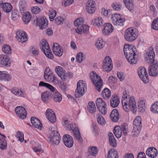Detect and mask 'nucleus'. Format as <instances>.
<instances>
[{
  "label": "nucleus",
  "instance_id": "obj_1",
  "mask_svg": "<svg viewBox=\"0 0 158 158\" xmlns=\"http://www.w3.org/2000/svg\"><path fill=\"white\" fill-rule=\"evenodd\" d=\"M123 51L127 60L131 64H135L137 61L138 56L135 47L133 45L125 44Z\"/></svg>",
  "mask_w": 158,
  "mask_h": 158
},
{
  "label": "nucleus",
  "instance_id": "obj_2",
  "mask_svg": "<svg viewBox=\"0 0 158 158\" xmlns=\"http://www.w3.org/2000/svg\"><path fill=\"white\" fill-rule=\"evenodd\" d=\"M127 94L123 93L122 102L124 105H128L129 108L132 109L134 111H136V104L135 99L133 97H129L127 98Z\"/></svg>",
  "mask_w": 158,
  "mask_h": 158
},
{
  "label": "nucleus",
  "instance_id": "obj_3",
  "mask_svg": "<svg viewBox=\"0 0 158 158\" xmlns=\"http://www.w3.org/2000/svg\"><path fill=\"white\" fill-rule=\"evenodd\" d=\"M90 77L95 86L96 89L99 92L100 91L103 82L101 77L94 71L91 72Z\"/></svg>",
  "mask_w": 158,
  "mask_h": 158
},
{
  "label": "nucleus",
  "instance_id": "obj_4",
  "mask_svg": "<svg viewBox=\"0 0 158 158\" xmlns=\"http://www.w3.org/2000/svg\"><path fill=\"white\" fill-rule=\"evenodd\" d=\"M40 47L46 56L50 59L53 58V55L50 51V49L47 40H42Z\"/></svg>",
  "mask_w": 158,
  "mask_h": 158
},
{
  "label": "nucleus",
  "instance_id": "obj_5",
  "mask_svg": "<svg viewBox=\"0 0 158 158\" xmlns=\"http://www.w3.org/2000/svg\"><path fill=\"white\" fill-rule=\"evenodd\" d=\"M141 118L140 116H137L134 120L133 123V129L132 131V135L137 136L140 133L141 128Z\"/></svg>",
  "mask_w": 158,
  "mask_h": 158
},
{
  "label": "nucleus",
  "instance_id": "obj_6",
  "mask_svg": "<svg viewBox=\"0 0 158 158\" xmlns=\"http://www.w3.org/2000/svg\"><path fill=\"white\" fill-rule=\"evenodd\" d=\"M85 85L82 80L79 81L77 84V87L75 92V95L76 98L82 96L85 93Z\"/></svg>",
  "mask_w": 158,
  "mask_h": 158
},
{
  "label": "nucleus",
  "instance_id": "obj_7",
  "mask_svg": "<svg viewBox=\"0 0 158 158\" xmlns=\"http://www.w3.org/2000/svg\"><path fill=\"white\" fill-rule=\"evenodd\" d=\"M96 104L99 111L102 114L105 115L107 112L106 102L102 98H99L96 100Z\"/></svg>",
  "mask_w": 158,
  "mask_h": 158
},
{
  "label": "nucleus",
  "instance_id": "obj_8",
  "mask_svg": "<svg viewBox=\"0 0 158 158\" xmlns=\"http://www.w3.org/2000/svg\"><path fill=\"white\" fill-rule=\"evenodd\" d=\"M137 35L133 29L129 28L125 32L124 37L125 40L128 42H132L135 40Z\"/></svg>",
  "mask_w": 158,
  "mask_h": 158
},
{
  "label": "nucleus",
  "instance_id": "obj_9",
  "mask_svg": "<svg viewBox=\"0 0 158 158\" xmlns=\"http://www.w3.org/2000/svg\"><path fill=\"white\" fill-rule=\"evenodd\" d=\"M155 54L152 47H150L144 55L145 60L148 63H153L154 61Z\"/></svg>",
  "mask_w": 158,
  "mask_h": 158
},
{
  "label": "nucleus",
  "instance_id": "obj_10",
  "mask_svg": "<svg viewBox=\"0 0 158 158\" xmlns=\"http://www.w3.org/2000/svg\"><path fill=\"white\" fill-rule=\"evenodd\" d=\"M44 78L47 81L52 82L56 83L57 81L56 78L52 74V72L49 68H46L44 74Z\"/></svg>",
  "mask_w": 158,
  "mask_h": 158
},
{
  "label": "nucleus",
  "instance_id": "obj_11",
  "mask_svg": "<svg viewBox=\"0 0 158 158\" xmlns=\"http://www.w3.org/2000/svg\"><path fill=\"white\" fill-rule=\"evenodd\" d=\"M103 69L107 72L110 71L113 68L112 61L109 56H106L103 60L102 65Z\"/></svg>",
  "mask_w": 158,
  "mask_h": 158
},
{
  "label": "nucleus",
  "instance_id": "obj_12",
  "mask_svg": "<svg viewBox=\"0 0 158 158\" xmlns=\"http://www.w3.org/2000/svg\"><path fill=\"white\" fill-rule=\"evenodd\" d=\"M138 73L141 79L145 83L148 81V76L145 68L140 67L138 69Z\"/></svg>",
  "mask_w": 158,
  "mask_h": 158
},
{
  "label": "nucleus",
  "instance_id": "obj_13",
  "mask_svg": "<svg viewBox=\"0 0 158 158\" xmlns=\"http://www.w3.org/2000/svg\"><path fill=\"white\" fill-rule=\"evenodd\" d=\"M111 20L113 23L115 25H123L125 21L124 19L122 18L120 15L114 14L112 15Z\"/></svg>",
  "mask_w": 158,
  "mask_h": 158
},
{
  "label": "nucleus",
  "instance_id": "obj_14",
  "mask_svg": "<svg viewBox=\"0 0 158 158\" xmlns=\"http://www.w3.org/2000/svg\"><path fill=\"white\" fill-rule=\"evenodd\" d=\"M15 111L19 118L23 119L25 118L27 115V112L23 106H18L15 108Z\"/></svg>",
  "mask_w": 158,
  "mask_h": 158
},
{
  "label": "nucleus",
  "instance_id": "obj_15",
  "mask_svg": "<svg viewBox=\"0 0 158 158\" xmlns=\"http://www.w3.org/2000/svg\"><path fill=\"white\" fill-rule=\"evenodd\" d=\"M63 140L65 145L67 147L71 148L73 145V139L72 136L68 134H65L63 136Z\"/></svg>",
  "mask_w": 158,
  "mask_h": 158
},
{
  "label": "nucleus",
  "instance_id": "obj_16",
  "mask_svg": "<svg viewBox=\"0 0 158 158\" xmlns=\"http://www.w3.org/2000/svg\"><path fill=\"white\" fill-rule=\"evenodd\" d=\"M16 38L19 42L24 43L27 40V35L24 31L20 30L16 32Z\"/></svg>",
  "mask_w": 158,
  "mask_h": 158
},
{
  "label": "nucleus",
  "instance_id": "obj_17",
  "mask_svg": "<svg viewBox=\"0 0 158 158\" xmlns=\"http://www.w3.org/2000/svg\"><path fill=\"white\" fill-rule=\"evenodd\" d=\"M95 2L93 0H89L86 3V10L89 14L95 12L96 9Z\"/></svg>",
  "mask_w": 158,
  "mask_h": 158
},
{
  "label": "nucleus",
  "instance_id": "obj_18",
  "mask_svg": "<svg viewBox=\"0 0 158 158\" xmlns=\"http://www.w3.org/2000/svg\"><path fill=\"white\" fill-rule=\"evenodd\" d=\"M36 23L41 29L46 28L48 25L47 19L44 17L37 18L36 20Z\"/></svg>",
  "mask_w": 158,
  "mask_h": 158
},
{
  "label": "nucleus",
  "instance_id": "obj_19",
  "mask_svg": "<svg viewBox=\"0 0 158 158\" xmlns=\"http://www.w3.org/2000/svg\"><path fill=\"white\" fill-rule=\"evenodd\" d=\"M46 116L47 119L51 123H54L56 120V115L54 111L50 109H48L46 111Z\"/></svg>",
  "mask_w": 158,
  "mask_h": 158
},
{
  "label": "nucleus",
  "instance_id": "obj_20",
  "mask_svg": "<svg viewBox=\"0 0 158 158\" xmlns=\"http://www.w3.org/2000/svg\"><path fill=\"white\" fill-rule=\"evenodd\" d=\"M158 73V63L152 65L148 69V73L150 76H156Z\"/></svg>",
  "mask_w": 158,
  "mask_h": 158
},
{
  "label": "nucleus",
  "instance_id": "obj_21",
  "mask_svg": "<svg viewBox=\"0 0 158 158\" xmlns=\"http://www.w3.org/2000/svg\"><path fill=\"white\" fill-rule=\"evenodd\" d=\"M110 105L111 107L113 108L116 107L119 103V98L116 94L113 95L110 99Z\"/></svg>",
  "mask_w": 158,
  "mask_h": 158
},
{
  "label": "nucleus",
  "instance_id": "obj_22",
  "mask_svg": "<svg viewBox=\"0 0 158 158\" xmlns=\"http://www.w3.org/2000/svg\"><path fill=\"white\" fill-rule=\"evenodd\" d=\"M0 63L5 66H9L11 64L9 57L6 55H0Z\"/></svg>",
  "mask_w": 158,
  "mask_h": 158
},
{
  "label": "nucleus",
  "instance_id": "obj_23",
  "mask_svg": "<svg viewBox=\"0 0 158 158\" xmlns=\"http://www.w3.org/2000/svg\"><path fill=\"white\" fill-rule=\"evenodd\" d=\"M52 49L55 55L59 56H61L63 54V50L62 49L60 48V46L58 44H54Z\"/></svg>",
  "mask_w": 158,
  "mask_h": 158
},
{
  "label": "nucleus",
  "instance_id": "obj_24",
  "mask_svg": "<svg viewBox=\"0 0 158 158\" xmlns=\"http://www.w3.org/2000/svg\"><path fill=\"white\" fill-rule=\"evenodd\" d=\"M55 71L57 74L60 77L63 81H65V78L64 77L65 71L61 67L58 66L56 67Z\"/></svg>",
  "mask_w": 158,
  "mask_h": 158
},
{
  "label": "nucleus",
  "instance_id": "obj_25",
  "mask_svg": "<svg viewBox=\"0 0 158 158\" xmlns=\"http://www.w3.org/2000/svg\"><path fill=\"white\" fill-rule=\"evenodd\" d=\"M146 155L149 157L154 158L157 156V151L156 148L153 147L149 148L146 151Z\"/></svg>",
  "mask_w": 158,
  "mask_h": 158
},
{
  "label": "nucleus",
  "instance_id": "obj_26",
  "mask_svg": "<svg viewBox=\"0 0 158 158\" xmlns=\"http://www.w3.org/2000/svg\"><path fill=\"white\" fill-rule=\"evenodd\" d=\"M31 120L33 126L40 130L41 129L42 124L39 119L36 117H32L31 118Z\"/></svg>",
  "mask_w": 158,
  "mask_h": 158
},
{
  "label": "nucleus",
  "instance_id": "obj_27",
  "mask_svg": "<svg viewBox=\"0 0 158 158\" xmlns=\"http://www.w3.org/2000/svg\"><path fill=\"white\" fill-rule=\"evenodd\" d=\"M89 29L88 25H84L76 29V31L78 34L81 35L83 33H87L89 31Z\"/></svg>",
  "mask_w": 158,
  "mask_h": 158
},
{
  "label": "nucleus",
  "instance_id": "obj_28",
  "mask_svg": "<svg viewBox=\"0 0 158 158\" xmlns=\"http://www.w3.org/2000/svg\"><path fill=\"white\" fill-rule=\"evenodd\" d=\"M11 79V75L5 71H0V80L9 81Z\"/></svg>",
  "mask_w": 158,
  "mask_h": 158
},
{
  "label": "nucleus",
  "instance_id": "obj_29",
  "mask_svg": "<svg viewBox=\"0 0 158 158\" xmlns=\"http://www.w3.org/2000/svg\"><path fill=\"white\" fill-rule=\"evenodd\" d=\"M103 27L104 28L102 30V32L105 35H108L113 31V27L110 23H106L104 25Z\"/></svg>",
  "mask_w": 158,
  "mask_h": 158
},
{
  "label": "nucleus",
  "instance_id": "obj_30",
  "mask_svg": "<svg viewBox=\"0 0 158 158\" xmlns=\"http://www.w3.org/2000/svg\"><path fill=\"white\" fill-rule=\"evenodd\" d=\"M51 98L54 102H60L62 99L61 95L57 91L55 92H52Z\"/></svg>",
  "mask_w": 158,
  "mask_h": 158
},
{
  "label": "nucleus",
  "instance_id": "obj_31",
  "mask_svg": "<svg viewBox=\"0 0 158 158\" xmlns=\"http://www.w3.org/2000/svg\"><path fill=\"white\" fill-rule=\"evenodd\" d=\"M0 6L5 12H10L12 9V5L9 3L5 2L0 3Z\"/></svg>",
  "mask_w": 158,
  "mask_h": 158
},
{
  "label": "nucleus",
  "instance_id": "obj_32",
  "mask_svg": "<svg viewBox=\"0 0 158 158\" xmlns=\"http://www.w3.org/2000/svg\"><path fill=\"white\" fill-rule=\"evenodd\" d=\"M110 117L112 121L113 122H117L119 118V116L118 110L116 109H114L111 112Z\"/></svg>",
  "mask_w": 158,
  "mask_h": 158
},
{
  "label": "nucleus",
  "instance_id": "obj_33",
  "mask_svg": "<svg viewBox=\"0 0 158 158\" xmlns=\"http://www.w3.org/2000/svg\"><path fill=\"white\" fill-rule=\"evenodd\" d=\"M50 97H51V95L48 91L44 92L41 94L42 100L44 103H48Z\"/></svg>",
  "mask_w": 158,
  "mask_h": 158
},
{
  "label": "nucleus",
  "instance_id": "obj_34",
  "mask_svg": "<svg viewBox=\"0 0 158 158\" xmlns=\"http://www.w3.org/2000/svg\"><path fill=\"white\" fill-rule=\"evenodd\" d=\"M127 8L130 11L133 10L134 7L133 4V0H123Z\"/></svg>",
  "mask_w": 158,
  "mask_h": 158
},
{
  "label": "nucleus",
  "instance_id": "obj_35",
  "mask_svg": "<svg viewBox=\"0 0 158 158\" xmlns=\"http://www.w3.org/2000/svg\"><path fill=\"white\" fill-rule=\"evenodd\" d=\"M107 158H118V154L117 151L112 148L108 151Z\"/></svg>",
  "mask_w": 158,
  "mask_h": 158
},
{
  "label": "nucleus",
  "instance_id": "obj_36",
  "mask_svg": "<svg viewBox=\"0 0 158 158\" xmlns=\"http://www.w3.org/2000/svg\"><path fill=\"white\" fill-rule=\"evenodd\" d=\"M103 23V20L101 17H96L91 22L92 24L97 26L98 27L102 26Z\"/></svg>",
  "mask_w": 158,
  "mask_h": 158
},
{
  "label": "nucleus",
  "instance_id": "obj_37",
  "mask_svg": "<svg viewBox=\"0 0 158 158\" xmlns=\"http://www.w3.org/2000/svg\"><path fill=\"white\" fill-rule=\"evenodd\" d=\"M74 135L76 139L80 142L82 141V139L78 127H76L73 131Z\"/></svg>",
  "mask_w": 158,
  "mask_h": 158
},
{
  "label": "nucleus",
  "instance_id": "obj_38",
  "mask_svg": "<svg viewBox=\"0 0 158 158\" xmlns=\"http://www.w3.org/2000/svg\"><path fill=\"white\" fill-rule=\"evenodd\" d=\"M109 136L110 145L114 148L116 147L117 146V142L113 134L111 133H109Z\"/></svg>",
  "mask_w": 158,
  "mask_h": 158
},
{
  "label": "nucleus",
  "instance_id": "obj_39",
  "mask_svg": "<svg viewBox=\"0 0 158 158\" xmlns=\"http://www.w3.org/2000/svg\"><path fill=\"white\" fill-rule=\"evenodd\" d=\"M114 132L117 138H120L122 134V131L121 127L119 126H116L114 127Z\"/></svg>",
  "mask_w": 158,
  "mask_h": 158
},
{
  "label": "nucleus",
  "instance_id": "obj_40",
  "mask_svg": "<svg viewBox=\"0 0 158 158\" xmlns=\"http://www.w3.org/2000/svg\"><path fill=\"white\" fill-rule=\"evenodd\" d=\"M58 131H55V128L52 127H50L49 128V134L48 137L50 139L55 136L56 135H58Z\"/></svg>",
  "mask_w": 158,
  "mask_h": 158
},
{
  "label": "nucleus",
  "instance_id": "obj_41",
  "mask_svg": "<svg viewBox=\"0 0 158 158\" xmlns=\"http://www.w3.org/2000/svg\"><path fill=\"white\" fill-rule=\"evenodd\" d=\"M31 15L29 12H26L23 16V20L25 24H27L31 20Z\"/></svg>",
  "mask_w": 158,
  "mask_h": 158
},
{
  "label": "nucleus",
  "instance_id": "obj_42",
  "mask_svg": "<svg viewBox=\"0 0 158 158\" xmlns=\"http://www.w3.org/2000/svg\"><path fill=\"white\" fill-rule=\"evenodd\" d=\"M49 139L50 141L52 142L53 144H55L57 145L59 144L60 142V135H56L55 136Z\"/></svg>",
  "mask_w": 158,
  "mask_h": 158
},
{
  "label": "nucleus",
  "instance_id": "obj_43",
  "mask_svg": "<svg viewBox=\"0 0 158 158\" xmlns=\"http://www.w3.org/2000/svg\"><path fill=\"white\" fill-rule=\"evenodd\" d=\"M97 153V148L95 146H93L89 149L87 154L89 156L92 155L95 156Z\"/></svg>",
  "mask_w": 158,
  "mask_h": 158
},
{
  "label": "nucleus",
  "instance_id": "obj_44",
  "mask_svg": "<svg viewBox=\"0 0 158 158\" xmlns=\"http://www.w3.org/2000/svg\"><path fill=\"white\" fill-rule=\"evenodd\" d=\"M7 142L6 139L0 137V149L4 150L7 148Z\"/></svg>",
  "mask_w": 158,
  "mask_h": 158
},
{
  "label": "nucleus",
  "instance_id": "obj_45",
  "mask_svg": "<svg viewBox=\"0 0 158 158\" xmlns=\"http://www.w3.org/2000/svg\"><path fill=\"white\" fill-rule=\"evenodd\" d=\"M102 95L104 98H108L110 96V91L109 89L106 88L102 91Z\"/></svg>",
  "mask_w": 158,
  "mask_h": 158
},
{
  "label": "nucleus",
  "instance_id": "obj_46",
  "mask_svg": "<svg viewBox=\"0 0 158 158\" xmlns=\"http://www.w3.org/2000/svg\"><path fill=\"white\" fill-rule=\"evenodd\" d=\"M2 50L3 52L7 54H11V47L6 44L4 45L2 47Z\"/></svg>",
  "mask_w": 158,
  "mask_h": 158
},
{
  "label": "nucleus",
  "instance_id": "obj_47",
  "mask_svg": "<svg viewBox=\"0 0 158 158\" xmlns=\"http://www.w3.org/2000/svg\"><path fill=\"white\" fill-rule=\"evenodd\" d=\"M12 92L15 95H17L18 96L24 97L25 94L21 90L19 89H12L11 90Z\"/></svg>",
  "mask_w": 158,
  "mask_h": 158
},
{
  "label": "nucleus",
  "instance_id": "obj_48",
  "mask_svg": "<svg viewBox=\"0 0 158 158\" xmlns=\"http://www.w3.org/2000/svg\"><path fill=\"white\" fill-rule=\"evenodd\" d=\"M97 116V120L98 123L101 125L105 124L106 121L103 117L100 114H98Z\"/></svg>",
  "mask_w": 158,
  "mask_h": 158
},
{
  "label": "nucleus",
  "instance_id": "obj_49",
  "mask_svg": "<svg viewBox=\"0 0 158 158\" xmlns=\"http://www.w3.org/2000/svg\"><path fill=\"white\" fill-rule=\"evenodd\" d=\"M138 106L139 110H140V112H143L144 111L146 107L145 105V101L140 100Z\"/></svg>",
  "mask_w": 158,
  "mask_h": 158
},
{
  "label": "nucleus",
  "instance_id": "obj_50",
  "mask_svg": "<svg viewBox=\"0 0 158 158\" xmlns=\"http://www.w3.org/2000/svg\"><path fill=\"white\" fill-rule=\"evenodd\" d=\"M151 110L154 113H158V101L156 102L152 105Z\"/></svg>",
  "mask_w": 158,
  "mask_h": 158
},
{
  "label": "nucleus",
  "instance_id": "obj_51",
  "mask_svg": "<svg viewBox=\"0 0 158 158\" xmlns=\"http://www.w3.org/2000/svg\"><path fill=\"white\" fill-rule=\"evenodd\" d=\"M84 21V19L82 18H80L77 19L74 22V25L77 27L82 24Z\"/></svg>",
  "mask_w": 158,
  "mask_h": 158
},
{
  "label": "nucleus",
  "instance_id": "obj_52",
  "mask_svg": "<svg viewBox=\"0 0 158 158\" xmlns=\"http://www.w3.org/2000/svg\"><path fill=\"white\" fill-rule=\"evenodd\" d=\"M16 137L18 139V140L22 142L24 140V134L23 132L18 131L16 133Z\"/></svg>",
  "mask_w": 158,
  "mask_h": 158
},
{
  "label": "nucleus",
  "instance_id": "obj_53",
  "mask_svg": "<svg viewBox=\"0 0 158 158\" xmlns=\"http://www.w3.org/2000/svg\"><path fill=\"white\" fill-rule=\"evenodd\" d=\"M62 124L64 128L67 130L68 128L69 127L70 125L69 121L67 118H62Z\"/></svg>",
  "mask_w": 158,
  "mask_h": 158
},
{
  "label": "nucleus",
  "instance_id": "obj_54",
  "mask_svg": "<svg viewBox=\"0 0 158 158\" xmlns=\"http://www.w3.org/2000/svg\"><path fill=\"white\" fill-rule=\"evenodd\" d=\"M152 27L155 30H158V18L153 20L152 24Z\"/></svg>",
  "mask_w": 158,
  "mask_h": 158
},
{
  "label": "nucleus",
  "instance_id": "obj_55",
  "mask_svg": "<svg viewBox=\"0 0 158 158\" xmlns=\"http://www.w3.org/2000/svg\"><path fill=\"white\" fill-rule=\"evenodd\" d=\"M84 59V56H83V54L82 53L79 52L78 53L76 56V60L77 62L81 63Z\"/></svg>",
  "mask_w": 158,
  "mask_h": 158
},
{
  "label": "nucleus",
  "instance_id": "obj_56",
  "mask_svg": "<svg viewBox=\"0 0 158 158\" xmlns=\"http://www.w3.org/2000/svg\"><path fill=\"white\" fill-rule=\"evenodd\" d=\"M56 11L54 10H52L50 11L48 14L49 16V19L51 21L54 20V18L56 16Z\"/></svg>",
  "mask_w": 158,
  "mask_h": 158
},
{
  "label": "nucleus",
  "instance_id": "obj_57",
  "mask_svg": "<svg viewBox=\"0 0 158 158\" xmlns=\"http://www.w3.org/2000/svg\"><path fill=\"white\" fill-rule=\"evenodd\" d=\"M112 6L113 9L116 11H118L121 10L122 7L121 5L119 3L116 2L113 3Z\"/></svg>",
  "mask_w": 158,
  "mask_h": 158
},
{
  "label": "nucleus",
  "instance_id": "obj_58",
  "mask_svg": "<svg viewBox=\"0 0 158 158\" xmlns=\"http://www.w3.org/2000/svg\"><path fill=\"white\" fill-rule=\"evenodd\" d=\"M63 18L61 17H58L57 18H56L55 20V23L57 25L62 24L63 23Z\"/></svg>",
  "mask_w": 158,
  "mask_h": 158
},
{
  "label": "nucleus",
  "instance_id": "obj_59",
  "mask_svg": "<svg viewBox=\"0 0 158 158\" xmlns=\"http://www.w3.org/2000/svg\"><path fill=\"white\" fill-rule=\"evenodd\" d=\"M102 41L97 40L96 42L95 45L98 49H100L104 47Z\"/></svg>",
  "mask_w": 158,
  "mask_h": 158
},
{
  "label": "nucleus",
  "instance_id": "obj_60",
  "mask_svg": "<svg viewBox=\"0 0 158 158\" xmlns=\"http://www.w3.org/2000/svg\"><path fill=\"white\" fill-rule=\"evenodd\" d=\"M40 11V9L37 6L33 7L31 9L32 13L37 14L39 13Z\"/></svg>",
  "mask_w": 158,
  "mask_h": 158
},
{
  "label": "nucleus",
  "instance_id": "obj_61",
  "mask_svg": "<svg viewBox=\"0 0 158 158\" xmlns=\"http://www.w3.org/2000/svg\"><path fill=\"white\" fill-rule=\"evenodd\" d=\"M73 2V0H64L62 2V4H64V6H67L71 4Z\"/></svg>",
  "mask_w": 158,
  "mask_h": 158
},
{
  "label": "nucleus",
  "instance_id": "obj_62",
  "mask_svg": "<svg viewBox=\"0 0 158 158\" xmlns=\"http://www.w3.org/2000/svg\"><path fill=\"white\" fill-rule=\"evenodd\" d=\"M101 10L102 14L104 16H108V15H110V10H105V9H102Z\"/></svg>",
  "mask_w": 158,
  "mask_h": 158
},
{
  "label": "nucleus",
  "instance_id": "obj_63",
  "mask_svg": "<svg viewBox=\"0 0 158 158\" xmlns=\"http://www.w3.org/2000/svg\"><path fill=\"white\" fill-rule=\"evenodd\" d=\"M31 50L32 53L34 56H37L39 55V51L37 48H33Z\"/></svg>",
  "mask_w": 158,
  "mask_h": 158
},
{
  "label": "nucleus",
  "instance_id": "obj_64",
  "mask_svg": "<svg viewBox=\"0 0 158 158\" xmlns=\"http://www.w3.org/2000/svg\"><path fill=\"white\" fill-rule=\"evenodd\" d=\"M117 77L120 81H123L124 80L125 77L123 72H118L117 73Z\"/></svg>",
  "mask_w": 158,
  "mask_h": 158
}]
</instances>
